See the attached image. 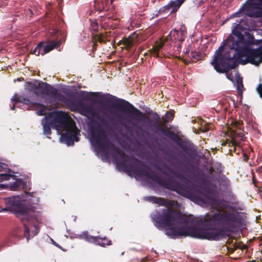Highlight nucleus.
Listing matches in <instances>:
<instances>
[{
	"mask_svg": "<svg viewBox=\"0 0 262 262\" xmlns=\"http://www.w3.org/2000/svg\"><path fill=\"white\" fill-rule=\"evenodd\" d=\"M96 39L98 40L99 41L101 42L105 41L106 39L105 38V36L102 34L100 36L97 37Z\"/></svg>",
	"mask_w": 262,
	"mask_h": 262,
	"instance_id": "29",
	"label": "nucleus"
},
{
	"mask_svg": "<svg viewBox=\"0 0 262 262\" xmlns=\"http://www.w3.org/2000/svg\"><path fill=\"white\" fill-rule=\"evenodd\" d=\"M84 236H85V238L89 242H95L96 244L99 245L101 246H105L106 245H110L111 241H108L107 239L104 238H99L93 237H88L87 233H84Z\"/></svg>",
	"mask_w": 262,
	"mask_h": 262,
	"instance_id": "17",
	"label": "nucleus"
},
{
	"mask_svg": "<svg viewBox=\"0 0 262 262\" xmlns=\"http://www.w3.org/2000/svg\"><path fill=\"white\" fill-rule=\"evenodd\" d=\"M171 165L172 167L177 171H173L172 173L178 177L180 180L185 183L186 185H181L178 183H174L171 182V186L170 189L176 191L180 194L185 196L188 192L186 189L188 188L186 186L190 183V181L187 179L184 174L190 172V166L186 163L180 161L178 158L173 156L171 158Z\"/></svg>",
	"mask_w": 262,
	"mask_h": 262,
	"instance_id": "5",
	"label": "nucleus"
},
{
	"mask_svg": "<svg viewBox=\"0 0 262 262\" xmlns=\"http://www.w3.org/2000/svg\"><path fill=\"white\" fill-rule=\"evenodd\" d=\"M163 46V43H157L153 49L150 51L151 54L154 56H160V51Z\"/></svg>",
	"mask_w": 262,
	"mask_h": 262,
	"instance_id": "19",
	"label": "nucleus"
},
{
	"mask_svg": "<svg viewBox=\"0 0 262 262\" xmlns=\"http://www.w3.org/2000/svg\"><path fill=\"white\" fill-rule=\"evenodd\" d=\"M185 1L186 0L171 1L167 5L165 6V14L168 13L170 14L176 13Z\"/></svg>",
	"mask_w": 262,
	"mask_h": 262,
	"instance_id": "13",
	"label": "nucleus"
},
{
	"mask_svg": "<svg viewBox=\"0 0 262 262\" xmlns=\"http://www.w3.org/2000/svg\"><path fill=\"white\" fill-rule=\"evenodd\" d=\"M175 116V111L173 110H170L165 113L164 121L165 124L171 122Z\"/></svg>",
	"mask_w": 262,
	"mask_h": 262,
	"instance_id": "18",
	"label": "nucleus"
},
{
	"mask_svg": "<svg viewBox=\"0 0 262 262\" xmlns=\"http://www.w3.org/2000/svg\"><path fill=\"white\" fill-rule=\"evenodd\" d=\"M225 45H222L215 51L211 64L216 71L225 72L234 69L237 62L242 64L247 62L257 65L262 61V46L256 49L243 47L238 52L226 51L224 52Z\"/></svg>",
	"mask_w": 262,
	"mask_h": 262,
	"instance_id": "2",
	"label": "nucleus"
},
{
	"mask_svg": "<svg viewBox=\"0 0 262 262\" xmlns=\"http://www.w3.org/2000/svg\"><path fill=\"white\" fill-rule=\"evenodd\" d=\"M42 124L45 135L50 134L51 126L55 128L58 134L65 132L61 135L60 140L69 146L73 145L74 141H78L79 130L67 113L52 112L42 120Z\"/></svg>",
	"mask_w": 262,
	"mask_h": 262,
	"instance_id": "3",
	"label": "nucleus"
},
{
	"mask_svg": "<svg viewBox=\"0 0 262 262\" xmlns=\"http://www.w3.org/2000/svg\"><path fill=\"white\" fill-rule=\"evenodd\" d=\"M238 22V24H234L235 26H233V28L231 34L221 45H224L225 43V47L228 46L230 48L229 51H233V52H238L243 47L241 46L240 45L241 43L251 45L254 42V37L253 36H249L248 41H245L243 32L245 30V28L241 24V21ZM226 51L224 49L223 52H224Z\"/></svg>",
	"mask_w": 262,
	"mask_h": 262,
	"instance_id": "6",
	"label": "nucleus"
},
{
	"mask_svg": "<svg viewBox=\"0 0 262 262\" xmlns=\"http://www.w3.org/2000/svg\"><path fill=\"white\" fill-rule=\"evenodd\" d=\"M257 1L259 2L258 3H250L249 4L250 7L256 9L255 10L250 12L247 14V15L250 17H262V0Z\"/></svg>",
	"mask_w": 262,
	"mask_h": 262,
	"instance_id": "14",
	"label": "nucleus"
},
{
	"mask_svg": "<svg viewBox=\"0 0 262 262\" xmlns=\"http://www.w3.org/2000/svg\"><path fill=\"white\" fill-rule=\"evenodd\" d=\"M236 89L238 92H242V88L244 87L242 79L238 77L236 79Z\"/></svg>",
	"mask_w": 262,
	"mask_h": 262,
	"instance_id": "21",
	"label": "nucleus"
},
{
	"mask_svg": "<svg viewBox=\"0 0 262 262\" xmlns=\"http://www.w3.org/2000/svg\"><path fill=\"white\" fill-rule=\"evenodd\" d=\"M173 206V202L165 199V207H169Z\"/></svg>",
	"mask_w": 262,
	"mask_h": 262,
	"instance_id": "27",
	"label": "nucleus"
},
{
	"mask_svg": "<svg viewBox=\"0 0 262 262\" xmlns=\"http://www.w3.org/2000/svg\"><path fill=\"white\" fill-rule=\"evenodd\" d=\"M204 190L206 193L200 192L194 198L217 212L199 218L192 215L185 216L178 210L165 212V234L171 238L190 236L219 241L225 237L227 232H233L241 226L243 217L241 212L230 205V201L219 198L220 193L216 185L206 187Z\"/></svg>",
	"mask_w": 262,
	"mask_h": 262,
	"instance_id": "1",
	"label": "nucleus"
},
{
	"mask_svg": "<svg viewBox=\"0 0 262 262\" xmlns=\"http://www.w3.org/2000/svg\"><path fill=\"white\" fill-rule=\"evenodd\" d=\"M230 70H227V71L225 72V73H226L227 78L229 80H231V81H233V77L232 73L228 72ZM217 72L219 73H224V72H220L219 71H217Z\"/></svg>",
	"mask_w": 262,
	"mask_h": 262,
	"instance_id": "26",
	"label": "nucleus"
},
{
	"mask_svg": "<svg viewBox=\"0 0 262 262\" xmlns=\"http://www.w3.org/2000/svg\"><path fill=\"white\" fill-rule=\"evenodd\" d=\"M113 1H114V0H111V3H112Z\"/></svg>",
	"mask_w": 262,
	"mask_h": 262,
	"instance_id": "38",
	"label": "nucleus"
},
{
	"mask_svg": "<svg viewBox=\"0 0 262 262\" xmlns=\"http://www.w3.org/2000/svg\"><path fill=\"white\" fill-rule=\"evenodd\" d=\"M213 171H214V169H213V167H210V168L209 169V172L210 174H211L213 173Z\"/></svg>",
	"mask_w": 262,
	"mask_h": 262,
	"instance_id": "33",
	"label": "nucleus"
},
{
	"mask_svg": "<svg viewBox=\"0 0 262 262\" xmlns=\"http://www.w3.org/2000/svg\"><path fill=\"white\" fill-rule=\"evenodd\" d=\"M153 220L155 226L160 230H163L164 228L163 222V210L159 213L156 212L153 214Z\"/></svg>",
	"mask_w": 262,
	"mask_h": 262,
	"instance_id": "16",
	"label": "nucleus"
},
{
	"mask_svg": "<svg viewBox=\"0 0 262 262\" xmlns=\"http://www.w3.org/2000/svg\"><path fill=\"white\" fill-rule=\"evenodd\" d=\"M191 46H192V45H189L188 48H186L185 49V50L183 51V54L185 55V56H186L187 55L188 57H190V53L189 54V52H190L189 48L191 47Z\"/></svg>",
	"mask_w": 262,
	"mask_h": 262,
	"instance_id": "28",
	"label": "nucleus"
},
{
	"mask_svg": "<svg viewBox=\"0 0 262 262\" xmlns=\"http://www.w3.org/2000/svg\"><path fill=\"white\" fill-rule=\"evenodd\" d=\"M93 29H94V30H96V28H95L94 25L97 26V23H94V24H93Z\"/></svg>",
	"mask_w": 262,
	"mask_h": 262,
	"instance_id": "34",
	"label": "nucleus"
},
{
	"mask_svg": "<svg viewBox=\"0 0 262 262\" xmlns=\"http://www.w3.org/2000/svg\"><path fill=\"white\" fill-rule=\"evenodd\" d=\"M218 182L220 183V184L225 185L226 186L229 185L230 184V181L229 179L225 176L220 177L218 179Z\"/></svg>",
	"mask_w": 262,
	"mask_h": 262,
	"instance_id": "22",
	"label": "nucleus"
},
{
	"mask_svg": "<svg viewBox=\"0 0 262 262\" xmlns=\"http://www.w3.org/2000/svg\"><path fill=\"white\" fill-rule=\"evenodd\" d=\"M103 25L104 27H106V28H114L112 25L111 24L110 20H108L107 21H105Z\"/></svg>",
	"mask_w": 262,
	"mask_h": 262,
	"instance_id": "30",
	"label": "nucleus"
},
{
	"mask_svg": "<svg viewBox=\"0 0 262 262\" xmlns=\"http://www.w3.org/2000/svg\"><path fill=\"white\" fill-rule=\"evenodd\" d=\"M26 231L27 232V233H29V230H28V229H26Z\"/></svg>",
	"mask_w": 262,
	"mask_h": 262,
	"instance_id": "35",
	"label": "nucleus"
},
{
	"mask_svg": "<svg viewBox=\"0 0 262 262\" xmlns=\"http://www.w3.org/2000/svg\"><path fill=\"white\" fill-rule=\"evenodd\" d=\"M257 91L260 95V97L262 98V83L258 85Z\"/></svg>",
	"mask_w": 262,
	"mask_h": 262,
	"instance_id": "31",
	"label": "nucleus"
},
{
	"mask_svg": "<svg viewBox=\"0 0 262 262\" xmlns=\"http://www.w3.org/2000/svg\"><path fill=\"white\" fill-rule=\"evenodd\" d=\"M31 198L29 199V201L27 202V204L25 206V207L26 208L31 209H33L34 212L29 214V221L32 219V217H33L36 221L39 222L41 220V214L39 211H37L35 210L34 207H31V205L32 204V202H34L35 200L34 198H33L31 194ZM36 201H37V199H36Z\"/></svg>",
	"mask_w": 262,
	"mask_h": 262,
	"instance_id": "15",
	"label": "nucleus"
},
{
	"mask_svg": "<svg viewBox=\"0 0 262 262\" xmlns=\"http://www.w3.org/2000/svg\"><path fill=\"white\" fill-rule=\"evenodd\" d=\"M143 39L141 38V36L138 34L134 32L128 37L124 38L120 40L118 44L121 48H129L135 43L140 42Z\"/></svg>",
	"mask_w": 262,
	"mask_h": 262,
	"instance_id": "11",
	"label": "nucleus"
},
{
	"mask_svg": "<svg viewBox=\"0 0 262 262\" xmlns=\"http://www.w3.org/2000/svg\"><path fill=\"white\" fill-rule=\"evenodd\" d=\"M182 33L177 30L171 31L166 38H165V47H166V50L168 48L173 47V50L178 51L180 48V43L184 41V39L180 37Z\"/></svg>",
	"mask_w": 262,
	"mask_h": 262,
	"instance_id": "9",
	"label": "nucleus"
},
{
	"mask_svg": "<svg viewBox=\"0 0 262 262\" xmlns=\"http://www.w3.org/2000/svg\"><path fill=\"white\" fill-rule=\"evenodd\" d=\"M178 127L173 125L165 124L164 135L168 139L173 141L179 145L189 156L196 153V150L193 144L181 145V138L178 135Z\"/></svg>",
	"mask_w": 262,
	"mask_h": 262,
	"instance_id": "7",
	"label": "nucleus"
},
{
	"mask_svg": "<svg viewBox=\"0 0 262 262\" xmlns=\"http://www.w3.org/2000/svg\"><path fill=\"white\" fill-rule=\"evenodd\" d=\"M23 185V181L17 179L15 176L12 174H0V190L10 188L15 190Z\"/></svg>",
	"mask_w": 262,
	"mask_h": 262,
	"instance_id": "8",
	"label": "nucleus"
},
{
	"mask_svg": "<svg viewBox=\"0 0 262 262\" xmlns=\"http://www.w3.org/2000/svg\"><path fill=\"white\" fill-rule=\"evenodd\" d=\"M31 195L25 194L21 196H14L5 199L6 209L13 212L23 221H29V214L34 212L33 209L26 208L25 206L30 200Z\"/></svg>",
	"mask_w": 262,
	"mask_h": 262,
	"instance_id": "4",
	"label": "nucleus"
},
{
	"mask_svg": "<svg viewBox=\"0 0 262 262\" xmlns=\"http://www.w3.org/2000/svg\"><path fill=\"white\" fill-rule=\"evenodd\" d=\"M58 42H51L46 44L40 42L32 51V53L37 56L43 55L57 47Z\"/></svg>",
	"mask_w": 262,
	"mask_h": 262,
	"instance_id": "12",
	"label": "nucleus"
},
{
	"mask_svg": "<svg viewBox=\"0 0 262 262\" xmlns=\"http://www.w3.org/2000/svg\"><path fill=\"white\" fill-rule=\"evenodd\" d=\"M164 167H165V169L167 167L166 164H165V166H164Z\"/></svg>",
	"mask_w": 262,
	"mask_h": 262,
	"instance_id": "37",
	"label": "nucleus"
},
{
	"mask_svg": "<svg viewBox=\"0 0 262 262\" xmlns=\"http://www.w3.org/2000/svg\"><path fill=\"white\" fill-rule=\"evenodd\" d=\"M129 174L132 176H134L136 179L139 180V170L135 169L129 171Z\"/></svg>",
	"mask_w": 262,
	"mask_h": 262,
	"instance_id": "25",
	"label": "nucleus"
},
{
	"mask_svg": "<svg viewBox=\"0 0 262 262\" xmlns=\"http://www.w3.org/2000/svg\"><path fill=\"white\" fill-rule=\"evenodd\" d=\"M202 54L200 53L191 51L190 52V62H196L201 59Z\"/></svg>",
	"mask_w": 262,
	"mask_h": 262,
	"instance_id": "20",
	"label": "nucleus"
},
{
	"mask_svg": "<svg viewBox=\"0 0 262 262\" xmlns=\"http://www.w3.org/2000/svg\"><path fill=\"white\" fill-rule=\"evenodd\" d=\"M149 200L157 204L159 206H163L164 205V201L161 199L155 197H150L149 198Z\"/></svg>",
	"mask_w": 262,
	"mask_h": 262,
	"instance_id": "23",
	"label": "nucleus"
},
{
	"mask_svg": "<svg viewBox=\"0 0 262 262\" xmlns=\"http://www.w3.org/2000/svg\"><path fill=\"white\" fill-rule=\"evenodd\" d=\"M11 100L16 102H23L25 104L29 105V107L30 109L35 110L36 111L37 114L39 116L46 114L47 113V111H49L47 108L42 106L40 104L33 103L31 101H30V100L26 98H24L22 100L16 95H14Z\"/></svg>",
	"mask_w": 262,
	"mask_h": 262,
	"instance_id": "10",
	"label": "nucleus"
},
{
	"mask_svg": "<svg viewBox=\"0 0 262 262\" xmlns=\"http://www.w3.org/2000/svg\"><path fill=\"white\" fill-rule=\"evenodd\" d=\"M247 7V6L245 4L242 6V7L241 8V9H239V10L238 12H237L236 13H234V14H232L231 17H230V18H234V17H239L240 13H241V12L243 11L245 9V7Z\"/></svg>",
	"mask_w": 262,
	"mask_h": 262,
	"instance_id": "24",
	"label": "nucleus"
},
{
	"mask_svg": "<svg viewBox=\"0 0 262 262\" xmlns=\"http://www.w3.org/2000/svg\"><path fill=\"white\" fill-rule=\"evenodd\" d=\"M99 0H95V2L96 3L97 2H99Z\"/></svg>",
	"mask_w": 262,
	"mask_h": 262,
	"instance_id": "36",
	"label": "nucleus"
},
{
	"mask_svg": "<svg viewBox=\"0 0 262 262\" xmlns=\"http://www.w3.org/2000/svg\"><path fill=\"white\" fill-rule=\"evenodd\" d=\"M166 173H165V174ZM164 184H165V188H168V182H167V180L166 179V178H165V183H164Z\"/></svg>",
	"mask_w": 262,
	"mask_h": 262,
	"instance_id": "32",
	"label": "nucleus"
}]
</instances>
